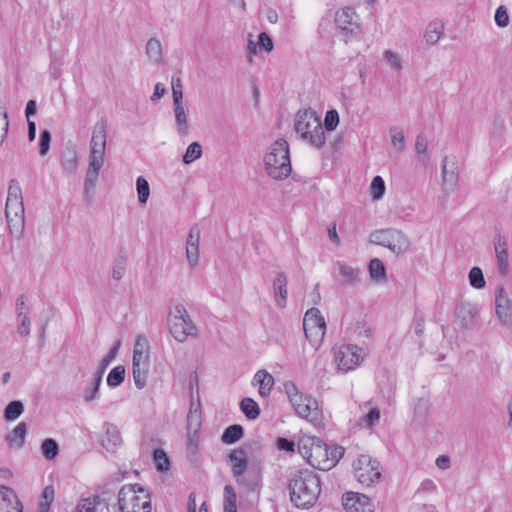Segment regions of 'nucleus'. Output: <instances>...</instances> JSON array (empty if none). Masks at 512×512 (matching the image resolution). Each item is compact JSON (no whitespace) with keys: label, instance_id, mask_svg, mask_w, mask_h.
Segmentation results:
<instances>
[{"label":"nucleus","instance_id":"09e8293b","mask_svg":"<svg viewBox=\"0 0 512 512\" xmlns=\"http://www.w3.org/2000/svg\"><path fill=\"white\" fill-rule=\"evenodd\" d=\"M201 427V411L200 410H192L187 415V432H199Z\"/></svg>","mask_w":512,"mask_h":512},{"label":"nucleus","instance_id":"13d9d810","mask_svg":"<svg viewBox=\"0 0 512 512\" xmlns=\"http://www.w3.org/2000/svg\"><path fill=\"white\" fill-rule=\"evenodd\" d=\"M457 315L461 318V325L464 327H469L474 321L475 311L472 308L461 307L458 309Z\"/></svg>","mask_w":512,"mask_h":512},{"label":"nucleus","instance_id":"412c9836","mask_svg":"<svg viewBox=\"0 0 512 512\" xmlns=\"http://www.w3.org/2000/svg\"><path fill=\"white\" fill-rule=\"evenodd\" d=\"M121 443L122 439L118 428L110 423L105 424V435L102 439L103 447L109 452H114Z\"/></svg>","mask_w":512,"mask_h":512},{"label":"nucleus","instance_id":"c756f323","mask_svg":"<svg viewBox=\"0 0 512 512\" xmlns=\"http://www.w3.org/2000/svg\"><path fill=\"white\" fill-rule=\"evenodd\" d=\"M244 435V429L241 425L239 424H233V425H230L228 426L222 436H221V441L224 443V444H234L236 442H238Z\"/></svg>","mask_w":512,"mask_h":512},{"label":"nucleus","instance_id":"9d476101","mask_svg":"<svg viewBox=\"0 0 512 512\" xmlns=\"http://www.w3.org/2000/svg\"><path fill=\"white\" fill-rule=\"evenodd\" d=\"M169 331L178 342H184L188 336H196L197 328L192 322L191 318L170 317L168 318Z\"/></svg>","mask_w":512,"mask_h":512},{"label":"nucleus","instance_id":"0e129e2a","mask_svg":"<svg viewBox=\"0 0 512 512\" xmlns=\"http://www.w3.org/2000/svg\"><path fill=\"white\" fill-rule=\"evenodd\" d=\"M19 325L17 327V333L22 337H27L30 334L31 321L28 315H24L18 319Z\"/></svg>","mask_w":512,"mask_h":512},{"label":"nucleus","instance_id":"864d4df0","mask_svg":"<svg viewBox=\"0 0 512 512\" xmlns=\"http://www.w3.org/2000/svg\"><path fill=\"white\" fill-rule=\"evenodd\" d=\"M392 230L393 229H384L375 231L371 235V237L373 238L372 242L387 248L389 246V240L392 234Z\"/></svg>","mask_w":512,"mask_h":512},{"label":"nucleus","instance_id":"4be33fe9","mask_svg":"<svg viewBox=\"0 0 512 512\" xmlns=\"http://www.w3.org/2000/svg\"><path fill=\"white\" fill-rule=\"evenodd\" d=\"M409 247L410 241L408 237L402 231L393 229L387 248L396 255H400L407 252Z\"/></svg>","mask_w":512,"mask_h":512},{"label":"nucleus","instance_id":"e2e57ef3","mask_svg":"<svg viewBox=\"0 0 512 512\" xmlns=\"http://www.w3.org/2000/svg\"><path fill=\"white\" fill-rule=\"evenodd\" d=\"M7 199L22 200V190L17 180H10Z\"/></svg>","mask_w":512,"mask_h":512},{"label":"nucleus","instance_id":"a211bd4d","mask_svg":"<svg viewBox=\"0 0 512 512\" xmlns=\"http://www.w3.org/2000/svg\"><path fill=\"white\" fill-rule=\"evenodd\" d=\"M227 462L230 464L233 477L241 476L242 472L251 465L248 463L247 453L242 447L228 453Z\"/></svg>","mask_w":512,"mask_h":512},{"label":"nucleus","instance_id":"37998d69","mask_svg":"<svg viewBox=\"0 0 512 512\" xmlns=\"http://www.w3.org/2000/svg\"><path fill=\"white\" fill-rule=\"evenodd\" d=\"M136 189L139 203L142 205L146 204L150 196V187L148 181L143 176L137 178Z\"/></svg>","mask_w":512,"mask_h":512},{"label":"nucleus","instance_id":"ea45409f","mask_svg":"<svg viewBox=\"0 0 512 512\" xmlns=\"http://www.w3.org/2000/svg\"><path fill=\"white\" fill-rule=\"evenodd\" d=\"M101 504L102 499L99 495L94 496L93 500L85 498L77 504L75 512H97Z\"/></svg>","mask_w":512,"mask_h":512},{"label":"nucleus","instance_id":"49530a36","mask_svg":"<svg viewBox=\"0 0 512 512\" xmlns=\"http://www.w3.org/2000/svg\"><path fill=\"white\" fill-rule=\"evenodd\" d=\"M202 156V146L198 142H192L183 155V162L190 164Z\"/></svg>","mask_w":512,"mask_h":512},{"label":"nucleus","instance_id":"ddd939ff","mask_svg":"<svg viewBox=\"0 0 512 512\" xmlns=\"http://www.w3.org/2000/svg\"><path fill=\"white\" fill-rule=\"evenodd\" d=\"M239 486L247 492H255L261 486V469L259 465L251 464L242 472L241 476H234Z\"/></svg>","mask_w":512,"mask_h":512},{"label":"nucleus","instance_id":"5fc2aeb1","mask_svg":"<svg viewBox=\"0 0 512 512\" xmlns=\"http://www.w3.org/2000/svg\"><path fill=\"white\" fill-rule=\"evenodd\" d=\"M51 139L52 135L49 130H41L39 137V154L41 156H45L49 152Z\"/></svg>","mask_w":512,"mask_h":512},{"label":"nucleus","instance_id":"a878e982","mask_svg":"<svg viewBox=\"0 0 512 512\" xmlns=\"http://www.w3.org/2000/svg\"><path fill=\"white\" fill-rule=\"evenodd\" d=\"M253 385H259V394L262 397H266L270 394V391L274 384L273 376L266 370H259L253 378Z\"/></svg>","mask_w":512,"mask_h":512},{"label":"nucleus","instance_id":"5701e85b","mask_svg":"<svg viewBox=\"0 0 512 512\" xmlns=\"http://www.w3.org/2000/svg\"><path fill=\"white\" fill-rule=\"evenodd\" d=\"M61 166L65 174L75 173L78 166V152L76 147H66L61 153Z\"/></svg>","mask_w":512,"mask_h":512},{"label":"nucleus","instance_id":"f257e3e1","mask_svg":"<svg viewBox=\"0 0 512 512\" xmlns=\"http://www.w3.org/2000/svg\"><path fill=\"white\" fill-rule=\"evenodd\" d=\"M288 489L290 500L297 508H309L321 493L320 478L311 470H300L290 479Z\"/></svg>","mask_w":512,"mask_h":512},{"label":"nucleus","instance_id":"0eeeda50","mask_svg":"<svg viewBox=\"0 0 512 512\" xmlns=\"http://www.w3.org/2000/svg\"><path fill=\"white\" fill-rule=\"evenodd\" d=\"M5 215L10 233L20 237L25 225L23 200L7 199Z\"/></svg>","mask_w":512,"mask_h":512},{"label":"nucleus","instance_id":"a18cd8bd","mask_svg":"<svg viewBox=\"0 0 512 512\" xmlns=\"http://www.w3.org/2000/svg\"><path fill=\"white\" fill-rule=\"evenodd\" d=\"M469 283L475 289H482L485 287L486 281L481 268L475 266L471 268L468 274Z\"/></svg>","mask_w":512,"mask_h":512},{"label":"nucleus","instance_id":"774afa93","mask_svg":"<svg viewBox=\"0 0 512 512\" xmlns=\"http://www.w3.org/2000/svg\"><path fill=\"white\" fill-rule=\"evenodd\" d=\"M384 58L386 59V61L395 69L399 70L401 69L402 65H401V61L399 59V57L397 56V54H395L394 52L390 51V50H386L384 52Z\"/></svg>","mask_w":512,"mask_h":512},{"label":"nucleus","instance_id":"79ce46f5","mask_svg":"<svg viewBox=\"0 0 512 512\" xmlns=\"http://www.w3.org/2000/svg\"><path fill=\"white\" fill-rule=\"evenodd\" d=\"M126 262L127 257L125 253L121 250L114 261V266L112 270V278L114 280L119 281L123 278L126 271Z\"/></svg>","mask_w":512,"mask_h":512},{"label":"nucleus","instance_id":"a19ab883","mask_svg":"<svg viewBox=\"0 0 512 512\" xmlns=\"http://www.w3.org/2000/svg\"><path fill=\"white\" fill-rule=\"evenodd\" d=\"M153 461L155 463L157 471L159 472H166L170 469L171 462L166 452L161 448L154 450Z\"/></svg>","mask_w":512,"mask_h":512},{"label":"nucleus","instance_id":"f3484780","mask_svg":"<svg viewBox=\"0 0 512 512\" xmlns=\"http://www.w3.org/2000/svg\"><path fill=\"white\" fill-rule=\"evenodd\" d=\"M0 512H23V505L12 489L0 486Z\"/></svg>","mask_w":512,"mask_h":512},{"label":"nucleus","instance_id":"e433bc0d","mask_svg":"<svg viewBox=\"0 0 512 512\" xmlns=\"http://www.w3.org/2000/svg\"><path fill=\"white\" fill-rule=\"evenodd\" d=\"M126 370L123 365L114 367L107 376V385L110 388H116L120 386L125 380Z\"/></svg>","mask_w":512,"mask_h":512},{"label":"nucleus","instance_id":"6e6552de","mask_svg":"<svg viewBox=\"0 0 512 512\" xmlns=\"http://www.w3.org/2000/svg\"><path fill=\"white\" fill-rule=\"evenodd\" d=\"M362 349L356 345L346 344L342 345L335 355V360L338 363V368L347 372L359 365L362 361Z\"/></svg>","mask_w":512,"mask_h":512},{"label":"nucleus","instance_id":"bb28decb","mask_svg":"<svg viewBox=\"0 0 512 512\" xmlns=\"http://www.w3.org/2000/svg\"><path fill=\"white\" fill-rule=\"evenodd\" d=\"M106 128L107 124L104 119H101L95 124L90 141V148L106 149Z\"/></svg>","mask_w":512,"mask_h":512},{"label":"nucleus","instance_id":"39448f33","mask_svg":"<svg viewBox=\"0 0 512 512\" xmlns=\"http://www.w3.org/2000/svg\"><path fill=\"white\" fill-rule=\"evenodd\" d=\"M353 471L358 482L365 486H370L381 477L379 462L368 455H361L353 463Z\"/></svg>","mask_w":512,"mask_h":512},{"label":"nucleus","instance_id":"6ab92c4d","mask_svg":"<svg viewBox=\"0 0 512 512\" xmlns=\"http://www.w3.org/2000/svg\"><path fill=\"white\" fill-rule=\"evenodd\" d=\"M287 276L284 272H278L273 280V292L277 306L284 308L287 303Z\"/></svg>","mask_w":512,"mask_h":512},{"label":"nucleus","instance_id":"2f4dec72","mask_svg":"<svg viewBox=\"0 0 512 512\" xmlns=\"http://www.w3.org/2000/svg\"><path fill=\"white\" fill-rule=\"evenodd\" d=\"M177 131L180 135L188 133V118L183 104L173 105Z\"/></svg>","mask_w":512,"mask_h":512},{"label":"nucleus","instance_id":"8fccbe9b","mask_svg":"<svg viewBox=\"0 0 512 512\" xmlns=\"http://www.w3.org/2000/svg\"><path fill=\"white\" fill-rule=\"evenodd\" d=\"M391 144L397 151H403L405 148L404 133L397 127L390 128Z\"/></svg>","mask_w":512,"mask_h":512},{"label":"nucleus","instance_id":"6e6d98bb","mask_svg":"<svg viewBox=\"0 0 512 512\" xmlns=\"http://www.w3.org/2000/svg\"><path fill=\"white\" fill-rule=\"evenodd\" d=\"M339 124V114L335 109L328 110L324 118V128L327 131H334Z\"/></svg>","mask_w":512,"mask_h":512},{"label":"nucleus","instance_id":"72a5a7b5","mask_svg":"<svg viewBox=\"0 0 512 512\" xmlns=\"http://www.w3.org/2000/svg\"><path fill=\"white\" fill-rule=\"evenodd\" d=\"M146 54L155 63L162 61V45L156 38H150L146 44Z\"/></svg>","mask_w":512,"mask_h":512},{"label":"nucleus","instance_id":"aec40b11","mask_svg":"<svg viewBox=\"0 0 512 512\" xmlns=\"http://www.w3.org/2000/svg\"><path fill=\"white\" fill-rule=\"evenodd\" d=\"M295 412L302 418L316 419L318 415L317 403L309 396H304L303 401L291 402Z\"/></svg>","mask_w":512,"mask_h":512},{"label":"nucleus","instance_id":"c9c22d12","mask_svg":"<svg viewBox=\"0 0 512 512\" xmlns=\"http://www.w3.org/2000/svg\"><path fill=\"white\" fill-rule=\"evenodd\" d=\"M237 495L234 488L231 485L224 487V500L223 507L224 512H237Z\"/></svg>","mask_w":512,"mask_h":512},{"label":"nucleus","instance_id":"680f3d73","mask_svg":"<svg viewBox=\"0 0 512 512\" xmlns=\"http://www.w3.org/2000/svg\"><path fill=\"white\" fill-rule=\"evenodd\" d=\"M105 149L90 148L89 164L103 166L104 164Z\"/></svg>","mask_w":512,"mask_h":512},{"label":"nucleus","instance_id":"423d86ee","mask_svg":"<svg viewBox=\"0 0 512 512\" xmlns=\"http://www.w3.org/2000/svg\"><path fill=\"white\" fill-rule=\"evenodd\" d=\"M335 24L340 34L346 38V42L361 31L358 15L352 7H344L338 10L335 14Z\"/></svg>","mask_w":512,"mask_h":512},{"label":"nucleus","instance_id":"69168bd1","mask_svg":"<svg viewBox=\"0 0 512 512\" xmlns=\"http://www.w3.org/2000/svg\"><path fill=\"white\" fill-rule=\"evenodd\" d=\"M258 45L266 52H271L273 50V41L266 32H261L258 35Z\"/></svg>","mask_w":512,"mask_h":512},{"label":"nucleus","instance_id":"603ef678","mask_svg":"<svg viewBox=\"0 0 512 512\" xmlns=\"http://www.w3.org/2000/svg\"><path fill=\"white\" fill-rule=\"evenodd\" d=\"M392 230L393 229H384L375 231L371 235V237L373 238L372 242L387 248L389 246V240L392 234Z\"/></svg>","mask_w":512,"mask_h":512},{"label":"nucleus","instance_id":"4468645a","mask_svg":"<svg viewBox=\"0 0 512 512\" xmlns=\"http://www.w3.org/2000/svg\"><path fill=\"white\" fill-rule=\"evenodd\" d=\"M442 179L444 188L454 190L459 181L458 161L455 156H445L442 160Z\"/></svg>","mask_w":512,"mask_h":512},{"label":"nucleus","instance_id":"9b49d317","mask_svg":"<svg viewBox=\"0 0 512 512\" xmlns=\"http://www.w3.org/2000/svg\"><path fill=\"white\" fill-rule=\"evenodd\" d=\"M495 313L499 322L507 327H512V299L507 296L505 289L497 288L495 296Z\"/></svg>","mask_w":512,"mask_h":512},{"label":"nucleus","instance_id":"58836bf2","mask_svg":"<svg viewBox=\"0 0 512 512\" xmlns=\"http://www.w3.org/2000/svg\"><path fill=\"white\" fill-rule=\"evenodd\" d=\"M59 450V445L53 438H47L41 444V452L47 460H54L58 456Z\"/></svg>","mask_w":512,"mask_h":512},{"label":"nucleus","instance_id":"4d7b16f0","mask_svg":"<svg viewBox=\"0 0 512 512\" xmlns=\"http://www.w3.org/2000/svg\"><path fill=\"white\" fill-rule=\"evenodd\" d=\"M284 391L287 394L290 402L304 400V395L299 393L298 388L292 381H287L284 383Z\"/></svg>","mask_w":512,"mask_h":512},{"label":"nucleus","instance_id":"b1692460","mask_svg":"<svg viewBox=\"0 0 512 512\" xmlns=\"http://www.w3.org/2000/svg\"><path fill=\"white\" fill-rule=\"evenodd\" d=\"M27 429V424L25 422H20L11 432L6 435L5 439L8 445L11 448H22L25 443Z\"/></svg>","mask_w":512,"mask_h":512},{"label":"nucleus","instance_id":"c03bdc74","mask_svg":"<svg viewBox=\"0 0 512 512\" xmlns=\"http://www.w3.org/2000/svg\"><path fill=\"white\" fill-rule=\"evenodd\" d=\"M329 452H328V458L323 460V464H326L329 469L334 467L338 461L342 458L344 455V448L342 446L333 445L328 446Z\"/></svg>","mask_w":512,"mask_h":512},{"label":"nucleus","instance_id":"338daca9","mask_svg":"<svg viewBox=\"0 0 512 512\" xmlns=\"http://www.w3.org/2000/svg\"><path fill=\"white\" fill-rule=\"evenodd\" d=\"M380 419V410L376 407L371 408L364 416V422L367 427H372Z\"/></svg>","mask_w":512,"mask_h":512},{"label":"nucleus","instance_id":"cd10ccee","mask_svg":"<svg viewBox=\"0 0 512 512\" xmlns=\"http://www.w3.org/2000/svg\"><path fill=\"white\" fill-rule=\"evenodd\" d=\"M444 32V25L441 22L433 21L428 24L424 34V38L427 44H436Z\"/></svg>","mask_w":512,"mask_h":512},{"label":"nucleus","instance_id":"de8ad7c7","mask_svg":"<svg viewBox=\"0 0 512 512\" xmlns=\"http://www.w3.org/2000/svg\"><path fill=\"white\" fill-rule=\"evenodd\" d=\"M101 383L102 380H99L95 377L92 378L91 382L87 385L83 393V398L86 402H91L98 398Z\"/></svg>","mask_w":512,"mask_h":512},{"label":"nucleus","instance_id":"dca6fc26","mask_svg":"<svg viewBox=\"0 0 512 512\" xmlns=\"http://www.w3.org/2000/svg\"><path fill=\"white\" fill-rule=\"evenodd\" d=\"M199 241L200 230L197 225L190 228L186 240V258L191 269H194L199 262Z\"/></svg>","mask_w":512,"mask_h":512},{"label":"nucleus","instance_id":"f03ea898","mask_svg":"<svg viewBox=\"0 0 512 512\" xmlns=\"http://www.w3.org/2000/svg\"><path fill=\"white\" fill-rule=\"evenodd\" d=\"M264 166L267 174L274 180H283L291 174L289 145L285 139L279 138L270 146L264 156Z\"/></svg>","mask_w":512,"mask_h":512},{"label":"nucleus","instance_id":"20e7f679","mask_svg":"<svg viewBox=\"0 0 512 512\" xmlns=\"http://www.w3.org/2000/svg\"><path fill=\"white\" fill-rule=\"evenodd\" d=\"M118 505L121 512H151L150 494L144 498L135 495L133 488L122 487L118 492Z\"/></svg>","mask_w":512,"mask_h":512},{"label":"nucleus","instance_id":"7ed1b4c3","mask_svg":"<svg viewBox=\"0 0 512 512\" xmlns=\"http://www.w3.org/2000/svg\"><path fill=\"white\" fill-rule=\"evenodd\" d=\"M294 128L303 140L308 141L316 148H321L326 142L320 119L312 112H299Z\"/></svg>","mask_w":512,"mask_h":512},{"label":"nucleus","instance_id":"4c0bfd02","mask_svg":"<svg viewBox=\"0 0 512 512\" xmlns=\"http://www.w3.org/2000/svg\"><path fill=\"white\" fill-rule=\"evenodd\" d=\"M23 411V403L20 400H13L5 407L4 418L6 421H14L21 416Z\"/></svg>","mask_w":512,"mask_h":512},{"label":"nucleus","instance_id":"393cba45","mask_svg":"<svg viewBox=\"0 0 512 512\" xmlns=\"http://www.w3.org/2000/svg\"><path fill=\"white\" fill-rule=\"evenodd\" d=\"M142 352L138 351L137 348L134 349L133 358H132V377L135 383V386L138 389H142L146 385V373L140 366V360L142 358Z\"/></svg>","mask_w":512,"mask_h":512},{"label":"nucleus","instance_id":"bf43d9fd","mask_svg":"<svg viewBox=\"0 0 512 512\" xmlns=\"http://www.w3.org/2000/svg\"><path fill=\"white\" fill-rule=\"evenodd\" d=\"M497 268L501 275L505 276L509 270L508 250L496 253Z\"/></svg>","mask_w":512,"mask_h":512},{"label":"nucleus","instance_id":"473e14b6","mask_svg":"<svg viewBox=\"0 0 512 512\" xmlns=\"http://www.w3.org/2000/svg\"><path fill=\"white\" fill-rule=\"evenodd\" d=\"M101 168H102L101 166H97L95 164H93V165L89 164V167L86 172L85 181H84V188H85V193H86L87 197L89 196L90 190H93L96 186L98 176H99V171Z\"/></svg>","mask_w":512,"mask_h":512},{"label":"nucleus","instance_id":"7c9ffc66","mask_svg":"<svg viewBox=\"0 0 512 512\" xmlns=\"http://www.w3.org/2000/svg\"><path fill=\"white\" fill-rule=\"evenodd\" d=\"M340 275L344 278V282L349 285H355L360 281L359 269H356L345 262H338Z\"/></svg>","mask_w":512,"mask_h":512},{"label":"nucleus","instance_id":"3c124183","mask_svg":"<svg viewBox=\"0 0 512 512\" xmlns=\"http://www.w3.org/2000/svg\"><path fill=\"white\" fill-rule=\"evenodd\" d=\"M385 182L381 176H375L371 182V194L374 200H380L385 193Z\"/></svg>","mask_w":512,"mask_h":512},{"label":"nucleus","instance_id":"f704fd0d","mask_svg":"<svg viewBox=\"0 0 512 512\" xmlns=\"http://www.w3.org/2000/svg\"><path fill=\"white\" fill-rule=\"evenodd\" d=\"M369 273L370 277L374 281H381L386 279V269L383 262L378 258H373L370 260L369 265Z\"/></svg>","mask_w":512,"mask_h":512},{"label":"nucleus","instance_id":"052dcab7","mask_svg":"<svg viewBox=\"0 0 512 512\" xmlns=\"http://www.w3.org/2000/svg\"><path fill=\"white\" fill-rule=\"evenodd\" d=\"M495 23L497 26L504 28L509 24V15L507 8L504 5H500L495 12Z\"/></svg>","mask_w":512,"mask_h":512},{"label":"nucleus","instance_id":"2eb2a0df","mask_svg":"<svg viewBox=\"0 0 512 512\" xmlns=\"http://www.w3.org/2000/svg\"><path fill=\"white\" fill-rule=\"evenodd\" d=\"M328 445L323 443L319 438H311L310 453L307 456V462L320 470H329L326 464H323V460L328 458Z\"/></svg>","mask_w":512,"mask_h":512},{"label":"nucleus","instance_id":"c85d7f7f","mask_svg":"<svg viewBox=\"0 0 512 512\" xmlns=\"http://www.w3.org/2000/svg\"><path fill=\"white\" fill-rule=\"evenodd\" d=\"M240 409L249 420H255L260 415V407L258 403L250 397H245L241 400Z\"/></svg>","mask_w":512,"mask_h":512},{"label":"nucleus","instance_id":"f8f14e48","mask_svg":"<svg viewBox=\"0 0 512 512\" xmlns=\"http://www.w3.org/2000/svg\"><path fill=\"white\" fill-rule=\"evenodd\" d=\"M342 504L346 512H374L371 499L361 493L346 492L342 496Z\"/></svg>","mask_w":512,"mask_h":512},{"label":"nucleus","instance_id":"1a4fd4ad","mask_svg":"<svg viewBox=\"0 0 512 512\" xmlns=\"http://www.w3.org/2000/svg\"><path fill=\"white\" fill-rule=\"evenodd\" d=\"M303 328L305 336L309 341H312V330H315L316 339L323 338L325 334L326 323L317 308H311L306 312L303 320Z\"/></svg>","mask_w":512,"mask_h":512}]
</instances>
